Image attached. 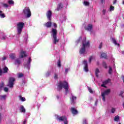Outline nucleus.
I'll use <instances>...</instances> for the list:
<instances>
[{
  "mask_svg": "<svg viewBox=\"0 0 124 124\" xmlns=\"http://www.w3.org/2000/svg\"><path fill=\"white\" fill-rule=\"evenodd\" d=\"M56 119L59 120V122H63L64 124H68V122H67V119L65 116H61L60 117L59 116H56Z\"/></svg>",
  "mask_w": 124,
  "mask_h": 124,
  "instance_id": "nucleus-6",
  "label": "nucleus"
},
{
  "mask_svg": "<svg viewBox=\"0 0 124 124\" xmlns=\"http://www.w3.org/2000/svg\"><path fill=\"white\" fill-rule=\"evenodd\" d=\"M10 58H11L12 60H14L15 59V54L13 53L10 54Z\"/></svg>",
  "mask_w": 124,
  "mask_h": 124,
  "instance_id": "nucleus-27",
  "label": "nucleus"
},
{
  "mask_svg": "<svg viewBox=\"0 0 124 124\" xmlns=\"http://www.w3.org/2000/svg\"><path fill=\"white\" fill-rule=\"evenodd\" d=\"M0 18H4V17H5L4 14H2V11H0Z\"/></svg>",
  "mask_w": 124,
  "mask_h": 124,
  "instance_id": "nucleus-36",
  "label": "nucleus"
},
{
  "mask_svg": "<svg viewBox=\"0 0 124 124\" xmlns=\"http://www.w3.org/2000/svg\"><path fill=\"white\" fill-rule=\"evenodd\" d=\"M123 93H124V91H121L120 92V95H122L123 94Z\"/></svg>",
  "mask_w": 124,
  "mask_h": 124,
  "instance_id": "nucleus-56",
  "label": "nucleus"
},
{
  "mask_svg": "<svg viewBox=\"0 0 124 124\" xmlns=\"http://www.w3.org/2000/svg\"><path fill=\"white\" fill-rule=\"evenodd\" d=\"M83 4L84 5H85L86 6H88L90 5V3H89V2H88L87 1H84L83 2Z\"/></svg>",
  "mask_w": 124,
  "mask_h": 124,
  "instance_id": "nucleus-33",
  "label": "nucleus"
},
{
  "mask_svg": "<svg viewBox=\"0 0 124 124\" xmlns=\"http://www.w3.org/2000/svg\"><path fill=\"white\" fill-rule=\"evenodd\" d=\"M2 74V71H1V69H0V76H1Z\"/></svg>",
  "mask_w": 124,
  "mask_h": 124,
  "instance_id": "nucleus-53",
  "label": "nucleus"
},
{
  "mask_svg": "<svg viewBox=\"0 0 124 124\" xmlns=\"http://www.w3.org/2000/svg\"><path fill=\"white\" fill-rule=\"evenodd\" d=\"M15 81V78H10L8 84V87H9V88H13Z\"/></svg>",
  "mask_w": 124,
  "mask_h": 124,
  "instance_id": "nucleus-8",
  "label": "nucleus"
},
{
  "mask_svg": "<svg viewBox=\"0 0 124 124\" xmlns=\"http://www.w3.org/2000/svg\"><path fill=\"white\" fill-rule=\"evenodd\" d=\"M57 29L52 28L51 31V36L53 37V44H57L59 42V39H57Z\"/></svg>",
  "mask_w": 124,
  "mask_h": 124,
  "instance_id": "nucleus-3",
  "label": "nucleus"
},
{
  "mask_svg": "<svg viewBox=\"0 0 124 124\" xmlns=\"http://www.w3.org/2000/svg\"><path fill=\"white\" fill-rule=\"evenodd\" d=\"M57 98L58 99L60 98L58 96H57Z\"/></svg>",
  "mask_w": 124,
  "mask_h": 124,
  "instance_id": "nucleus-60",
  "label": "nucleus"
},
{
  "mask_svg": "<svg viewBox=\"0 0 124 124\" xmlns=\"http://www.w3.org/2000/svg\"><path fill=\"white\" fill-rule=\"evenodd\" d=\"M88 89L90 93H93V89L91 87H88Z\"/></svg>",
  "mask_w": 124,
  "mask_h": 124,
  "instance_id": "nucleus-32",
  "label": "nucleus"
},
{
  "mask_svg": "<svg viewBox=\"0 0 124 124\" xmlns=\"http://www.w3.org/2000/svg\"><path fill=\"white\" fill-rule=\"evenodd\" d=\"M6 38H7V37L5 36V34H4V33H3L2 37L1 38V39L2 40H5Z\"/></svg>",
  "mask_w": 124,
  "mask_h": 124,
  "instance_id": "nucleus-31",
  "label": "nucleus"
},
{
  "mask_svg": "<svg viewBox=\"0 0 124 124\" xmlns=\"http://www.w3.org/2000/svg\"><path fill=\"white\" fill-rule=\"evenodd\" d=\"M5 60H6V57L4 56V57L2 58V60L5 61Z\"/></svg>",
  "mask_w": 124,
  "mask_h": 124,
  "instance_id": "nucleus-52",
  "label": "nucleus"
},
{
  "mask_svg": "<svg viewBox=\"0 0 124 124\" xmlns=\"http://www.w3.org/2000/svg\"><path fill=\"white\" fill-rule=\"evenodd\" d=\"M46 15L48 20H49V21H51V18L52 17V11L50 10L46 12Z\"/></svg>",
  "mask_w": 124,
  "mask_h": 124,
  "instance_id": "nucleus-9",
  "label": "nucleus"
},
{
  "mask_svg": "<svg viewBox=\"0 0 124 124\" xmlns=\"http://www.w3.org/2000/svg\"><path fill=\"white\" fill-rule=\"evenodd\" d=\"M46 76H48V75H47V74H46Z\"/></svg>",
  "mask_w": 124,
  "mask_h": 124,
  "instance_id": "nucleus-62",
  "label": "nucleus"
},
{
  "mask_svg": "<svg viewBox=\"0 0 124 124\" xmlns=\"http://www.w3.org/2000/svg\"><path fill=\"white\" fill-rule=\"evenodd\" d=\"M19 99L21 101H26V98L25 97H22V96L20 95L19 96Z\"/></svg>",
  "mask_w": 124,
  "mask_h": 124,
  "instance_id": "nucleus-29",
  "label": "nucleus"
},
{
  "mask_svg": "<svg viewBox=\"0 0 124 124\" xmlns=\"http://www.w3.org/2000/svg\"><path fill=\"white\" fill-rule=\"evenodd\" d=\"M117 3V0H114V1H113V4H115V3Z\"/></svg>",
  "mask_w": 124,
  "mask_h": 124,
  "instance_id": "nucleus-55",
  "label": "nucleus"
},
{
  "mask_svg": "<svg viewBox=\"0 0 124 124\" xmlns=\"http://www.w3.org/2000/svg\"><path fill=\"white\" fill-rule=\"evenodd\" d=\"M3 73H7V71H8V68L7 67L5 66L3 68Z\"/></svg>",
  "mask_w": 124,
  "mask_h": 124,
  "instance_id": "nucleus-25",
  "label": "nucleus"
},
{
  "mask_svg": "<svg viewBox=\"0 0 124 124\" xmlns=\"http://www.w3.org/2000/svg\"><path fill=\"white\" fill-rule=\"evenodd\" d=\"M101 47H102V43H101L100 44L99 46V48L100 49H101Z\"/></svg>",
  "mask_w": 124,
  "mask_h": 124,
  "instance_id": "nucleus-51",
  "label": "nucleus"
},
{
  "mask_svg": "<svg viewBox=\"0 0 124 124\" xmlns=\"http://www.w3.org/2000/svg\"><path fill=\"white\" fill-rule=\"evenodd\" d=\"M94 58V57L93 56H91L89 58V62H92Z\"/></svg>",
  "mask_w": 124,
  "mask_h": 124,
  "instance_id": "nucleus-43",
  "label": "nucleus"
},
{
  "mask_svg": "<svg viewBox=\"0 0 124 124\" xmlns=\"http://www.w3.org/2000/svg\"><path fill=\"white\" fill-rule=\"evenodd\" d=\"M80 41H82V37H79L77 41H76V43H77V44H78V43H79Z\"/></svg>",
  "mask_w": 124,
  "mask_h": 124,
  "instance_id": "nucleus-30",
  "label": "nucleus"
},
{
  "mask_svg": "<svg viewBox=\"0 0 124 124\" xmlns=\"http://www.w3.org/2000/svg\"><path fill=\"white\" fill-rule=\"evenodd\" d=\"M0 116H1V115H0V119H1V117H0Z\"/></svg>",
  "mask_w": 124,
  "mask_h": 124,
  "instance_id": "nucleus-61",
  "label": "nucleus"
},
{
  "mask_svg": "<svg viewBox=\"0 0 124 124\" xmlns=\"http://www.w3.org/2000/svg\"><path fill=\"white\" fill-rule=\"evenodd\" d=\"M107 57V55L106 53H102L101 54L100 58H102V59H106V57Z\"/></svg>",
  "mask_w": 124,
  "mask_h": 124,
  "instance_id": "nucleus-22",
  "label": "nucleus"
},
{
  "mask_svg": "<svg viewBox=\"0 0 124 124\" xmlns=\"http://www.w3.org/2000/svg\"><path fill=\"white\" fill-rule=\"evenodd\" d=\"M3 86H4L3 83H1V84H0V91H1L2 88H3Z\"/></svg>",
  "mask_w": 124,
  "mask_h": 124,
  "instance_id": "nucleus-39",
  "label": "nucleus"
},
{
  "mask_svg": "<svg viewBox=\"0 0 124 124\" xmlns=\"http://www.w3.org/2000/svg\"><path fill=\"white\" fill-rule=\"evenodd\" d=\"M8 2L9 4L11 5H14V1L13 0H9L8 1Z\"/></svg>",
  "mask_w": 124,
  "mask_h": 124,
  "instance_id": "nucleus-26",
  "label": "nucleus"
},
{
  "mask_svg": "<svg viewBox=\"0 0 124 124\" xmlns=\"http://www.w3.org/2000/svg\"><path fill=\"white\" fill-rule=\"evenodd\" d=\"M20 111L22 113H25L26 112V109H25V108H24V106H21L20 107Z\"/></svg>",
  "mask_w": 124,
  "mask_h": 124,
  "instance_id": "nucleus-18",
  "label": "nucleus"
},
{
  "mask_svg": "<svg viewBox=\"0 0 124 124\" xmlns=\"http://www.w3.org/2000/svg\"><path fill=\"white\" fill-rule=\"evenodd\" d=\"M114 9H115V7H114L113 6H111L109 8L110 11H114Z\"/></svg>",
  "mask_w": 124,
  "mask_h": 124,
  "instance_id": "nucleus-42",
  "label": "nucleus"
},
{
  "mask_svg": "<svg viewBox=\"0 0 124 124\" xmlns=\"http://www.w3.org/2000/svg\"><path fill=\"white\" fill-rule=\"evenodd\" d=\"M119 120H120V116L117 115L114 117L115 122H119Z\"/></svg>",
  "mask_w": 124,
  "mask_h": 124,
  "instance_id": "nucleus-28",
  "label": "nucleus"
},
{
  "mask_svg": "<svg viewBox=\"0 0 124 124\" xmlns=\"http://www.w3.org/2000/svg\"><path fill=\"white\" fill-rule=\"evenodd\" d=\"M69 70H70L69 68L65 69V74H67V72H68V71H69Z\"/></svg>",
  "mask_w": 124,
  "mask_h": 124,
  "instance_id": "nucleus-45",
  "label": "nucleus"
},
{
  "mask_svg": "<svg viewBox=\"0 0 124 124\" xmlns=\"http://www.w3.org/2000/svg\"><path fill=\"white\" fill-rule=\"evenodd\" d=\"M52 26L55 28V29H57V28H58V25L55 23H53Z\"/></svg>",
  "mask_w": 124,
  "mask_h": 124,
  "instance_id": "nucleus-44",
  "label": "nucleus"
},
{
  "mask_svg": "<svg viewBox=\"0 0 124 124\" xmlns=\"http://www.w3.org/2000/svg\"><path fill=\"white\" fill-rule=\"evenodd\" d=\"M99 72H100L99 69H98V68L96 69V70H95V76H96V77H98Z\"/></svg>",
  "mask_w": 124,
  "mask_h": 124,
  "instance_id": "nucleus-24",
  "label": "nucleus"
},
{
  "mask_svg": "<svg viewBox=\"0 0 124 124\" xmlns=\"http://www.w3.org/2000/svg\"><path fill=\"white\" fill-rule=\"evenodd\" d=\"M90 47V41H87L86 37L83 38L82 40V46H80V48L79 49V54L80 55H86L87 51L86 49H88Z\"/></svg>",
  "mask_w": 124,
  "mask_h": 124,
  "instance_id": "nucleus-1",
  "label": "nucleus"
},
{
  "mask_svg": "<svg viewBox=\"0 0 124 124\" xmlns=\"http://www.w3.org/2000/svg\"><path fill=\"white\" fill-rule=\"evenodd\" d=\"M54 78L58 79V74H55V75H54Z\"/></svg>",
  "mask_w": 124,
  "mask_h": 124,
  "instance_id": "nucleus-49",
  "label": "nucleus"
},
{
  "mask_svg": "<svg viewBox=\"0 0 124 124\" xmlns=\"http://www.w3.org/2000/svg\"><path fill=\"white\" fill-rule=\"evenodd\" d=\"M7 96L6 95H0V100H5V99H6Z\"/></svg>",
  "mask_w": 124,
  "mask_h": 124,
  "instance_id": "nucleus-19",
  "label": "nucleus"
},
{
  "mask_svg": "<svg viewBox=\"0 0 124 124\" xmlns=\"http://www.w3.org/2000/svg\"><path fill=\"white\" fill-rule=\"evenodd\" d=\"M23 124H27V121L25 120V121H24V122H23Z\"/></svg>",
  "mask_w": 124,
  "mask_h": 124,
  "instance_id": "nucleus-58",
  "label": "nucleus"
},
{
  "mask_svg": "<svg viewBox=\"0 0 124 124\" xmlns=\"http://www.w3.org/2000/svg\"><path fill=\"white\" fill-rule=\"evenodd\" d=\"M71 111L73 115H77V114H78V111H77V109L74 108H71Z\"/></svg>",
  "mask_w": 124,
  "mask_h": 124,
  "instance_id": "nucleus-13",
  "label": "nucleus"
},
{
  "mask_svg": "<svg viewBox=\"0 0 124 124\" xmlns=\"http://www.w3.org/2000/svg\"><path fill=\"white\" fill-rule=\"evenodd\" d=\"M110 82H111V80H110V79H108L105 80L103 82V84L101 85V87H104V88H106V86H105V85H107V84H108V83H110Z\"/></svg>",
  "mask_w": 124,
  "mask_h": 124,
  "instance_id": "nucleus-12",
  "label": "nucleus"
},
{
  "mask_svg": "<svg viewBox=\"0 0 124 124\" xmlns=\"http://www.w3.org/2000/svg\"><path fill=\"white\" fill-rule=\"evenodd\" d=\"M111 113L114 114V113H115V112H116V108H111Z\"/></svg>",
  "mask_w": 124,
  "mask_h": 124,
  "instance_id": "nucleus-38",
  "label": "nucleus"
},
{
  "mask_svg": "<svg viewBox=\"0 0 124 124\" xmlns=\"http://www.w3.org/2000/svg\"><path fill=\"white\" fill-rule=\"evenodd\" d=\"M102 12H103V14L104 15H105V14H106V9H103V11H102Z\"/></svg>",
  "mask_w": 124,
  "mask_h": 124,
  "instance_id": "nucleus-47",
  "label": "nucleus"
},
{
  "mask_svg": "<svg viewBox=\"0 0 124 124\" xmlns=\"http://www.w3.org/2000/svg\"><path fill=\"white\" fill-rule=\"evenodd\" d=\"M101 3H104V0H101Z\"/></svg>",
  "mask_w": 124,
  "mask_h": 124,
  "instance_id": "nucleus-57",
  "label": "nucleus"
},
{
  "mask_svg": "<svg viewBox=\"0 0 124 124\" xmlns=\"http://www.w3.org/2000/svg\"><path fill=\"white\" fill-rule=\"evenodd\" d=\"M17 76L18 78H22V77L23 76V75L22 73H19L17 74Z\"/></svg>",
  "mask_w": 124,
  "mask_h": 124,
  "instance_id": "nucleus-35",
  "label": "nucleus"
},
{
  "mask_svg": "<svg viewBox=\"0 0 124 124\" xmlns=\"http://www.w3.org/2000/svg\"><path fill=\"white\" fill-rule=\"evenodd\" d=\"M65 20H66V16H64L63 17L62 20L63 21H65Z\"/></svg>",
  "mask_w": 124,
  "mask_h": 124,
  "instance_id": "nucleus-50",
  "label": "nucleus"
},
{
  "mask_svg": "<svg viewBox=\"0 0 124 124\" xmlns=\"http://www.w3.org/2000/svg\"><path fill=\"white\" fill-rule=\"evenodd\" d=\"M110 89H107L103 93H102L101 96L102 97L103 101H105V95H107L110 93Z\"/></svg>",
  "mask_w": 124,
  "mask_h": 124,
  "instance_id": "nucleus-7",
  "label": "nucleus"
},
{
  "mask_svg": "<svg viewBox=\"0 0 124 124\" xmlns=\"http://www.w3.org/2000/svg\"><path fill=\"white\" fill-rule=\"evenodd\" d=\"M83 63L84 64V71H85V72H88V71H89V69L88 68V63H87V61H84Z\"/></svg>",
  "mask_w": 124,
  "mask_h": 124,
  "instance_id": "nucleus-10",
  "label": "nucleus"
},
{
  "mask_svg": "<svg viewBox=\"0 0 124 124\" xmlns=\"http://www.w3.org/2000/svg\"><path fill=\"white\" fill-rule=\"evenodd\" d=\"M103 66L105 68H107V65L106 64V63L105 62H103Z\"/></svg>",
  "mask_w": 124,
  "mask_h": 124,
  "instance_id": "nucleus-41",
  "label": "nucleus"
},
{
  "mask_svg": "<svg viewBox=\"0 0 124 124\" xmlns=\"http://www.w3.org/2000/svg\"><path fill=\"white\" fill-rule=\"evenodd\" d=\"M2 6H3V7H5V8L10 7V6H9V5L7 4L6 3H3Z\"/></svg>",
  "mask_w": 124,
  "mask_h": 124,
  "instance_id": "nucleus-34",
  "label": "nucleus"
},
{
  "mask_svg": "<svg viewBox=\"0 0 124 124\" xmlns=\"http://www.w3.org/2000/svg\"><path fill=\"white\" fill-rule=\"evenodd\" d=\"M45 26L46 27V28H51V26H52V23L50 21H48L45 24Z\"/></svg>",
  "mask_w": 124,
  "mask_h": 124,
  "instance_id": "nucleus-16",
  "label": "nucleus"
},
{
  "mask_svg": "<svg viewBox=\"0 0 124 124\" xmlns=\"http://www.w3.org/2000/svg\"><path fill=\"white\" fill-rule=\"evenodd\" d=\"M111 40H112L113 43H114V44H115V45H117H117H118V46H120V44H117V41H116V40L114 38H112Z\"/></svg>",
  "mask_w": 124,
  "mask_h": 124,
  "instance_id": "nucleus-23",
  "label": "nucleus"
},
{
  "mask_svg": "<svg viewBox=\"0 0 124 124\" xmlns=\"http://www.w3.org/2000/svg\"><path fill=\"white\" fill-rule=\"evenodd\" d=\"M98 102V100H96L95 102V105H97V103Z\"/></svg>",
  "mask_w": 124,
  "mask_h": 124,
  "instance_id": "nucleus-54",
  "label": "nucleus"
},
{
  "mask_svg": "<svg viewBox=\"0 0 124 124\" xmlns=\"http://www.w3.org/2000/svg\"><path fill=\"white\" fill-rule=\"evenodd\" d=\"M76 96H74L73 95H72L71 96V101L72 103H74V101L76 100Z\"/></svg>",
  "mask_w": 124,
  "mask_h": 124,
  "instance_id": "nucleus-20",
  "label": "nucleus"
},
{
  "mask_svg": "<svg viewBox=\"0 0 124 124\" xmlns=\"http://www.w3.org/2000/svg\"><path fill=\"white\" fill-rule=\"evenodd\" d=\"M123 4L124 5V1H123Z\"/></svg>",
  "mask_w": 124,
  "mask_h": 124,
  "instance_id": "nucleus-59",
  "label": "nucleus"
},
{
  "mask_svg": "<svg viewBox=\"0 0 124 124\" xmlns=\"http://www.w3.org/2000/svg\"><path fill=\"white\" fill-rule=\"evenodd\" d=\"M83 124H88V121H87L86 119L83 120Z\"/></svg>",
  "mask_w": 124,
  "mask_h": 124,
  "instance_id": "nucleus-46",
  "label": "nucleus"
},
{
  "mask_svg": "<svg viewBox=\"0 0 124 124\" xmlns=\"http://www.w3.org/2000/svg\"><path fill=\"white\" fill-rule=\"evenodd\" d=\"M108 73L109 74H112V67H111V66L109 67Z\"/></svg>",
  "mask_w": 124,
  "mask_h": 124,
  "instance_id": "nucleus-40",
  "label": "nucleus"
},
{
  "mask_svg": "<svg viewBox=\"0 0 124 124\" xmlns=\"http://www.w3.org/2000/svg\"><path fill=\"white\" fill-rule=\"evenodd\" d=\"M61 8H62V4L61 3H60L58 4V5L57 6V8H56V10H57V11H59V10L61 9Z\"/></svg>",
  "mask_w": 124,
  "mask_h": 124,
  "instance_id": "nucleus-17",
  "label": "nucleus"
},
{
  "mask_svg": "<svg viewBox=\"0 0 124 124\" xmlns=\"http://www.w3.org/2000/svg\"><path fill=\"white\" fill-rule=\"evenodd\" d=\"M86 30H87V31H91L93 30V25L89 24L86 27Z\"/></svg>",
  "mask_w": 124,
  "mask_h": 124,
  "instance_id": "nucleus-15",
  "label": "nucleus"
},
{
  "mask_svg": "<svg viewBox=\"0 0 124 124\" xmlns=\"http://www.w3.org/2000/svg\"><path fill=\"white\" fill-rule=\"evenodd\" d=\"M31 58H29L27 63L25 65V66L26 67H27L28 69H30V68L31 67Z\"/></svg>",
  "mask_w": 124,
  "mask_h": 124,
  "instance_id": "nucleus-11",
  "label": "nucleus"
},
{
  "mask_svg": "<svg viewBox=\"0 0 124 124\" xmlns=\"http://www.w3.org/2000/svg\"><path fill=\"white\" fill-rule=\"evenodd\" d=\"M57 66L58 67H61L62 65L61 64V60H58L57 62Z\"/></svg>",
  "mask_w": 124,
  "mask_h": 124,
  "instance_id": "nucleus-37",
  "label": "nucleus"
},
{
  "mask_svg": "<svg viewBox=\"0 0 124 124\" xmlns=\"http://www.w3.org/2000/svg\"><path fill=\"white\" fill-rule=\"evenodd\" d=\"M24 23L23 22H19L17 24V31L18 34H20L21 32H22V31H23V28H24Z\"/></svg>",
  "mask_w": 124,
  "mask_h": 124,
  "instance_id": "nucleus-5",
  "label": "nucleus"
},
{
  "mask_svg": "<svg viewBox=\"0 0 124 124\" xmlns=\"http://www.w3.org/2000/svg\"><path fill=\"white\" fill-rule=\"evenodd\" d=\"M62 88L64 89L66 94H67V93H68V89H69L68 83H67L66 81L59 82L58 85V91H61Z\"/></svg>",
  "mask_w": 124,
  "mask_h": 124,
  "instance_id": "nucleus-2",
  "label": "nucleus"
},
{
  "mask_svg": "<svg viewBox=\"0 0 124 124\" xmlns=\"http://www.w3.org/2000/svg\"><path fill=\"white\" fill-rule=\"evenodd\" d=\"M15 64H16V65L20 64H21V61L20 60V59H16L15 61Z\"/></svg>",
  "mask_w": 124,
  "mask_h": 124,
  "instance_id": "nucleus-21",
  "label": "nucleus"
},
{
  "mask_svg": "<svg viewBox=\"0 0 124 124\" xmlns=\"http://www.w3.org/2000/svg\"><path fill=\"white\" fill-rule=\"evenodd\" d=\"M4 92H8V88H7V87H5L4 88Z\"/></svg>",
  "mask_w": 124,
  "mask_h": 124,
  "instance_id": "nucleus-48",
  "label": "nucleus"
},
{
  "mask_svg": "<svg viewBox=\"0 0 124 124\" xmlns=\"http://www.w3.org/2000/svg\"><path fill=\"white\" fill-rule=\"evenodd\" d=\"M23 15L26 16L27 18H30L31 16V10L29 7H25L23 11Z\"/></svg>",
  "mask_w": 124,
  "mask_h": 124,
  "instance_id": "nucleus-4",
  "label": "nucleus"
},
{
  "mask_svg": "<svg viewBox=\"0 0 124 124\" xmlns=\"http://www.w3.org/2000/svg\"><path fill=\"white\" fill-rule=\"evenodd\" d=\"M121 124V123H119V124Z\"/></svg>",
  "mask_w": 124,
  "mask_h": 124,
  "instance_id": "nucleus-63",
  "label": "nucleus"
},
{
  "mask_svg": "<svg viewBox=\"0 0 124 124\" xmlns=\"http://www.w3.org/2000/svg\"><path fill=\"white\" fill-rule=\"evenodd\" d=\"M24 57H27V55L26 54V52L23 50H21L20 52V55L19 58H23Z\"/></svg>",
  "mask_w": 124,
  "mask_h": 124,
  "instance_id": "nucleus-14",
  "label": "nucleus"
}]
</instances>
